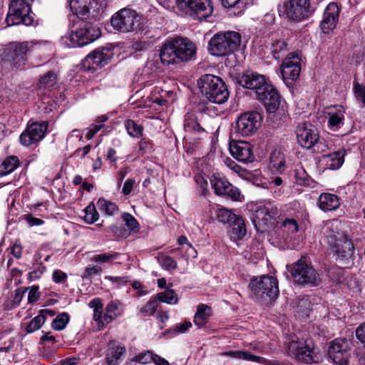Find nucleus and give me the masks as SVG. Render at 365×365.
<instances>
[{"label":"nucleus","instance_id":"obj_51","mask_svg":"<svg viewBox=\"0 0 365 365\" xmlns=\"http://www.w3.org/2000/svg\"><path fill=\"white\" fill-rule=\"evenodd\" d=\"M222 5L225 8H236L240 14L245 8L243 0H220Z\"/></svg>","mask_w":365,"mask_h":365},{"label":"nucleus","instance_id":"obj_14","mask_svg":"<svg viewBox=\"0 0 365 365\" xmlns=\"http://www.w3.org/2000/svg\"><path fill=\"white\" fill-rule=\"evenodd\" d=\"M31 6L25 0H14L11 1L6 21L8 26L24 24L31 25L34 19L29 13Z\"/></svg>","mask_w":365,"mask_h":365},{"label":"nucleus","instance_id":"obj_55","mask_svg":"<svg viewBox=\"0 0 365 365\" xmlns=\"http://www.w3.org/2000/svg\"><path fill=\"white\" fill-rule=\"evenodd\" d=\"M122 218L125 222V225L128 227V229L131 231L136 230L139 224L135 220V218L128 212H124L122 215Z\"/></svg>","mask_w":365,"mask_h":365},{"label":"nucleus","instance_id":"obj_29","mask_svg":"<svg viewBox=\"0 0 365 365\" xmlns=\"http://www.w3.org/2000/svg\"><path fill=\"white\" fill-rule=\"evenodd\" d=\"M230 225L229 233L233 240H242L246 235V225L242 217L237 215L236 219H234Z\"/></svg>","mask_w":365,"mask_h":365},{"label":"nucleus","instance_id":"obj_33","mask_svg":"<svg viewBox=\"0 0 365 365\" xmlns=\"http://www.w3.org/2000/svg\"><path fill=\"white\" fill-rule=\"evenodd\" d=\"M328 127L335 131L340 128L344 125V110L339 108L335 111H330L328 113Z\"/></svg>","mask_w":365,"mask_h":365},{"label":"nucleus","instance_id":"obj_9","mask_svg":"<svg viewBox=\"0 0 365 365\" xmlns=\"http://www.w3.org/2000/svg\"><path fill=\"white\" fill-rule=\"evenodd\" d=\"M101 36L98 27L89 22H84L75 32L61 38L62 43L68 47H81L87 45Z\"/></svg>","mask_w":365,"mask_h":365},{"label":"nucleus","instance_id":"obj_45","mask_svg":"<svg viewBox=\"0 0 365 365\" xmlns=\"http://www.w3.org/2000/svg\"><path fill=\"white\" fill-rule=\"evenodd\" d=\"M158 261L164 269L169 272L175 270L178 267L177 262L170 256L158 257Z\"/></svg>","mask_w":365,"mask_h":365},{"label":"nucleus","instance_id":"obj_24","mask_svg":"<svg viewBox=\"0 0 365 365\" xmlns=\"http://www.w3.org/2000/svg\"><path fill=\"white\" fill-rule=\"evenodd\" d=\"M110 51L106 48H98L89 53L86 59V63L90 69L96 70L108 63L110 59Z\"/></svg>","mask_w":365,"mask_h":365},{"label":"nucleus","instance_id":"obj_61","mask_svg":"<svg viewBox=\"0 0 365 365\" xmlns=\"http://www.w3.org/2000/svg\"><path fill=\"white\" fill-rule=\"evenodd\" d=\"M309 303L308 302L307 299L303 298L302 299H299L297 309L298 312H302L303 314L306 315H309Z\"/></svg>","mask_w":365,"mask_h":365},{"label":"nucleus","instance_id":"obj_32","mask_svg":"<svg viewBox=\"0 0 365 365\" xmlns=\"http://www.w3.org/2000/svg\"><path fill=\"white\" fill-rule=\"evenodd\" d=\"M269 50L273 58L279 60L289 50L287 42L284 39L272 40L269 45Z\"/></svg>","mask_w":365,"mask_h":365},{"label":"nucleus","instance_id":"obj_11","mask_svg":"<svg viewBox=\"0 0 365 365\" xmlns=\"http://www.w3.org/2000/svg\"><path fill=\"white\" fill-rule=\"evenodd\" d=\"M290 272L294 282L299 284L315 287L320 282L319 273L304 257L291 265Z\"/></svg>","mask_w":365,"mask_h":365},{"label":"nucleus","instance_id":"obj_36","mask_svg":"<svg viewBox=\"0 0 365 365\" xmlns=\"http://www.w3.org/2000/svg\"><path fill=\"white\" fill-rule=\"evenodd\" d=\"M224 356H230L234 359H243L252 361H261V357L255 356L248 351H228L223 353Z\"/></svg>","mask_w":365,"mask_h":365},{"label":"nucleus","instance_id":"obj_26","mask_svg":"<svg viewBox=\"0 0 365 365\" xmlns=\"http://www.w3.org/2000/svg\"><path fill=\"white\" fill-rule=\"evenodd\" d=\"M126 353L125 346L118 342H110L106 353L107 365H118Z\"/></svg>","mask_w":365,"mask_h":365},{"label":"nucleus","instance_id":"obj_8","mask_svg":"<svg viewBox=\"0 0 365 365\" xmlns=\"http://www.w3.org/2000/svg\"><path fill=\"white\" fill-rule=\"evenodd\" d=\"M175 9L180 15L195 19H205L213 11L210 0H175Z\"/></svg>","mask_w":365,"mask_h":365},{"label":"nucleus","instance_id":"obj_19","mask_svg":"<svg viewBox=\"0 0 365 365\" xmlns=\"http://www.w3.org/2000/svg\"><path fill=\"white\" fill-rule=\"evenodd\" d=\"M296 135L299 144L307 149H311L319 137L317 128L310 123H299Z\"/></svg>","mask_w":365,"mask_h":365},{"label":"nucleus","instance_id":"obj_44","mask_svg":"<svg viewBox=\"0 0 365 365\" xmlns=\"http://www.w3.org/2000/svg\"><path fill=\"white\" fill-rule=\"evenodd\" d=\"M46 319L42 314H38L27 325L26 331L27 333H32L38 330L45 323Z\"/></svg>","mask_w":365,"mask_h":365},{"label":"nucleus","instance_id":"obj_63","mask_svg":"<svg viewBox=\"0 0 365 365\" xmlns=\"http://www.w3.org/2000/svg\"><path fill=\"white\" fill-rule=\"evenodd\" d=\"M103 127V124H92L88 129V132L86 135V138L88 140H91L94 135L98 132Z\"/></svg>","mask_w":365,"mask_h":365},{"label":"nucleus","instance_id":"obj_18","mask_svg":"<svg viewBox=\"0 0 365 365\" xmlns=\"http://www.w3.org/2000/svg\"><path fill=\"white\" fill-rule=\"evenodd\" d=\"M328 354L336 365H346L349 354V342L342 339H334L329 346Z\"/></svg>","mask_w":365,"mask_h":365},{"label":"nucleus","instance_id":"obj_46","mask_svg":"<svg viewBox=\"0 0 365 365\" xmlns=\"http://www.w3.org/2000/svg\"><path fill=\"white\" fill-rule=\"evenodd\" d=\"M158 306V300L155 297L150 299L140 310V313L143 316H150L153 315Z\"/></svg>","mask_w":365,"mask_h":365},{"label":"nucleus","instance_id":"obj_64","mask_svg":"<svg viewBox=\"0 0 365 365\" xmlns=\"http://www.w3.org/2000/svg\"><path fill=\"white\" fill-rule=\"evenodd\" d=\"M66 279L67 274L61 270H55L53 272V279L56 283L63 282Z\"/></svg>","mask_w":365,"mask_h":365},{"label":"nucleus","instance_id":"obj_34","mask_svg":"<svg viewBox=\"0 0 365 365\" xmlns=\"http://www.w3.org/2000/svg\"><path fill=\"white\" fill-rule=\"evenodd\" d=\"M269 163L270 166L279 173L285 170V159L280 150H274L272 152L269 157Z\"/></svg>","mask_w":365,"mask_h":365},{"label":"nucleus","instance_id":"obj_3","mask_svg":"<svg viewBox=\"0 0 365 365\" xmlns=\"http://www.w3.org/2000/svg\"><path fill=\"white\" fill-rule=\"evenodd\" d=\"M338 227L337 221L327 222L324 228V235L333 252L337 255L338 259L348 267L353 260L354 247L352 242L339 230Z\"/></svg>","mask_w":365,"mask_h":365},{"label":"nucleus","instance_id":"obj_52","mask_svg":"<svg viewBox=\"0 0 365 365\" xmlns=\"http://www.w3.org/2000/svg\"><path fill=\"white\" fill-rule=\"evenodd\" d=\"M99 215L94 205H88L86 208L85 221L88 224H93L98 220Z\"/></svg>","mask_w":365,"mask_h":365},{"label":"nucleus","instance_id":"obj_42","mask_svg":"<svg viewBox=\"0 0 365 365\" xmlns=\"http://www.w3.org/2000/svg\"><path fill=\"white\" fill-rule=\"evenodd\" d=\"M69 319L70 318L67 313H61L53 320L51 327L57 331L63 330L68 323Z\"/></svg>","mask_w":365,"mask_h":365},{"label":"nucleus","instance_id":"obj_5","mask_svg":"<svg viewBox=\"0 0 365 365\" xmlns=\"http://www.w3.org/2000/svg\"><path fill=\"white\" fill-rule=\"evenodd\" d=\"M241 44V35L238 32L228 31L215 34L209 41L208 50L210 54L225 56L233 53Z\"/></svg>","mask_w":365,"mask_h":365},{"label":"nucleus","instance_id":"obj_1","mask_svg":"<svg viewBox=\"0 0 365 365\" xmlns=\"http://www.w3.org/2000/svg\"><path fill=\"white\" fill-rule=\"evenodd\" d=\"M238 83L253 90L257 100L262 101L269 113L275 112L280 104V96L275 88L267 82L263 75L247 72L237 77Z\"/></svg>","mask_w":365,"mask_h":365},{"label":"nucleus","instance_id":"obj_17","mask_svg":"<svg viewBox=\"0 0 365 365\" xmlns=\"http://www.w3.org/2000/svg\"><path fill=\"white\" fill-rule=\"evenodd\" d=\"M278 215V210L270 203L257 207L252 221L257 231L264 232L273 217Z\"/></svg>","mask_w":365,"mask_h":365},{"label":"nucleus","instance_id":"obj_23","mask_svg":"<svg viewBox=\"0 0 365 365\" xmlns=\"http://www.w3.org/2000/svg\"><path fill=\"white\" fill-rule=\"evenodd\" d=\"M339 9L336 3L332 2L327 6L320 24L324 33H329L336 27L339 19Z\"/></svg>","mask_w":365,"mask_h":365},{"label":"nucleus","instance_id":"obj_59","mask_svg":"<svg viewBox=\"0 0 365 365\" xmlns=\"http://www.w3.org/2000/svg\"><path fill=\"white\" fill-rule=\"evenodd\" d=\"M43 332V335L41 336L40 339V344H44L46 343H51L55 344L57 342V340L56 339V337L51 334L50 331L47 332Z\"/></svg>","mask_w":365,"mask_h":365},{"label":"nucleus","instance_id":"obj_27","mask_svg":"<svg viewBox=\"0 0 365 365\" xmlns=\"http://www.w3.org/2000/svg\"><path fill=\"white\" fill-rule=\"evenodd\" d=\"M124 311V304L118 299L110 302L106 307L102 324H108L120 317Z\"/></svg>","mask_w":365,"mask_h":365},{"label":"nucleus","instance_id":"obj_43","mask_svg":"<svg viewBox=\"0 0 365 365\" xmlns=\"http://www.w3.org/2000/svg\"><path fill=\"white\" fill-rule=\"evenodd\" d=\"M125 125L128 134L130 136L139 138L142 135L143 131V126L138 125L134 120H126Z\"/></svg>","mask_w":365,"mask_h":365},{"label":"nucleus","instance_id":"obj_60","mask_svg":"<svg viewBox=\"0 0 365 365\" xmlns=\"http://www.w3.org/2000/svg\"><path fill=\"white\" fill-rule=\"evenodd\" d=\"M356 336L364 346H365V322L356 328Z\"/></svg>","mask_w":365,"mask_h":365},{"label":"nucleus","instance_id":"obj_13","mask_svg":"<svg viewBox=\"0 0 365 365\" xmlns=\"http://www.w3.org/2000/svg\"><path fill=\"white\" fill-rule=\"evenodd\" d=\"M28 42H12L6 45L1 55V59L5 66L21 68L27 61V53L30 51Z\"/></svg>","mask_w":365,"mask_h":365},{"label":"nucleus","instance_id":"obj_41","mask_svg":"<svg viewBox=\"0 0 365 365\" xmlns=\"http://www.w3.org/2000/svg\"><path fill=\"white\" fill-rule=\"evenodd\" d=\"M69 6L71 11L76 15H84L88 12V9L85 4L84 0H71Z\"/></svg>","mask_w":365,"mask_h":365},{"label":"nucleus","instance_id":"obj_12","mask_svg":"<svg viewBox=\"0 0 365 365\" xmlns=\"http://www.w3.org/2000/svg\"><path fill=\"white\" fill-rule=\"evenodd\" d=\"M283 7L284 14L289 21L301 22L314 14L316 4L314 0H287Z\"/></svg>","mask_w":365,"mask_h":365},{"label":"nucleus","instance_id":"obj_25","mask_svg":"<svg viewBox=\"0 0 365 365\" xmlns=\"http://www.w3.org/2000/svg\"><path fill=\"white\" fill-rule=\"evenodd\" d=\"M346 154V150L341 148L336 151L322 155L321 161L324 165L325 169L337 170L343 165Z\"/></svg>","mask_w":365,"mask_h":365},{"label":"nucleus","instance_id":"obj_56","mask_svg":"<svg viewBox=\"0 0 365 365\" xmlns=\"http://www.w3.org/2000/svg\"><path fill=\"white\" fill-rule=\"evenodd\" d=\"M110 230L117 237H127L128 233L123 226L113 225L110 227Z\"/></svg>","mask_w":365,"mask_h":365},{"label":"nucleus","instance_id":"obj_39","mask_svg":"<svg viewBox=\"0 0 365 365\" xmlns=\"http://www.w3.org/2000/svg\"><path fill=\"white\" fill-rule=\"evenodd\" d=\"M283 232L287 236H291L299 230V225L296 220L287 218L282 224Z\"/></svg>","mask_w":365,"mask_h":365},{"label":"nucleus","instance_id":"obj_22","mask_svg":"<svg viewBox=\"0 0 365 365\" xmlns=\"http://www.w3.org/2000/svg\"><path fill=\"white\" fill-rule=\"evenodd\" d=\"M230 151L232 156L240 162L248 163L254 160L252 146L246 141H232L230 143Z\"/></svg>","mask_w":365,"mask_h":365},{"label":"nucleus","instance_id":"obj_50","mask_svg":"<svg viewBox=\"0 0 365 365\" xmlns=\"http://www.w3.org/2000/svg\"><path fill=\"white\" fill-rule=\"evenodd\" d=\"M192 327L190 322H185L175 324L173 328L168 331L173 336H175L180 334L185 333Z\"/></svg>","mask_w":365,"mask_h":365},{"label":"nucleus","instance_id":"obj_49","mask_svg":"<svg viewBox=\"0 0 365 365\" xmlns=\"http://www.w3.org/2000/svg\"><path fill=\"white\" fill-rule=\"evenodd\" d=\"M313 150V152L317 153H323L327 151L331 150V145H329L328 142L319 137V140H317L316 143H314V146L311 148Z\"/></svg>","mask_w":365,"mask_h":365},{"label":"nucleus","instance_id":"obj_48","mask_svg":"<svg viewBox=\"0 0 365 365\" xmlns=\"http://www.w3.org/2000/svg\"><path fill=\"white\" fill-rule=\"evenodd\" d=\"M56 83V75L53 71H48L39 81L40 87L51 88Z\"/></svg>","mask_w":365,"mask_h":365},{"label":"nucleus","instance_id":"obj_62","mask_svg":"<svg viewBox=\"0 0 365 365\" xmlns=\"http://www.w3.org/2000/svg\"><path fill=\"white\" fill-rule=\"evenodd\" d=\"M39 298L38 287H32L28 294V302L29 303H34L36 302Z\"/></svg>","mask_w":365,"mask_h":365},{"label":"nucleus","instance_id":"obj_20","mask_svg":"<svg viewBox=\"0 0 365 365\" xmlns=\"http://www.w3.org/2000/svg\"><path fill=\"white\" fill-rule=\"evenodd\" d=\"M48 128V122L33 123L29 125L20 137V143L24 146H29L32 144L39 142L45 135Z\"/></svg>","mask_w":365,"mask_h":365},{"label":"nucleus","instance_id":"obj_31","mask_svg":"<svg viewBox=\"0 0 365 365\" xmlns=\"http://www.w3.org/2000/svg\"><path fill=\"white\" fill-rule=\"evenodd\" d=\"M211 316V308L206 304H200L197 306V312L194 317V323L199 328L205 326Z\"/></svg>","mask_w":365,"mask_h":365},{"label":"nucleus","instance_id":"obj_28","mask_svg":"<svg viewBox=\"0 0 365 365\" xmlns=\"http://www.w3.org/2000/svg\"><path fill=\"white\" fill-rule=\"evenodd\" d=\"M319 207L324 211H331L336 210L339 205V198L331 193H322L318 200Z\"/></svg>","mask_w":365,"mask_h":365},{"label":"nucleus","instance_id":"obj_16","mask_svg":"<svg viewBox=\"0 0 365 365\" xmlns=\"http://www.w3.org/2000/svg\"><path fill=\"white\" fill-rule=\"evenodd\" d=\"M262 115L256 111L241 114L236 122V130L242 136H250L260 127Z\"/></svg>","mask_w":365,"mask_h":365},{"label":"nucleus","instance_id":"obj_57","mask_svg":"<svg viewBox=\"0 0 365 365\" xmlns=\"http://www.w3.org/2000/svg\"><path fill=\"white\" fill-rule=\"evenodd\" d=\"M224 163L227 168L237 173H240L244 171V170L240 165H238L235 161L229 158H227L224 160Z\"/></svg>","mask_w":365,"mask_h":365},{"label":"nucleus","instance_id":"obj_21","mask_svg":"<svg viewBox=\"0 0 365 365\" xmlns=\"http://www.w3.org/2000/svg\"><path fill=\"white\" fill-rule=\"evenodd\" d=\"M212 187L218 195H224L233 200H240V192L232 185L225 177L214 175L210 179Z\"/></svg>","mask_w":365,"mask_h":365},{"label":"nucleus","instance_id":"obj_4","mask_svg":"<svg viewBox=\"0 0 365 365\" xmlns=\"http://www.w3.org/2000/svg\"><path fill=\"white\" fill-rule=\"evenodd\" d=\"M251 297L255 300L264 303H271L277 297L279 291L276 277L262 275L254 277L249 284Z\"/></svg>","mask_w":365,"mask_h":365},{"label":"nucleus","instance_id":"obj_40","mask_svg":"<svg viewBox=\"0 0 365 365\" xmlns=\"http://www.w3.org/2000/svg\"><path fill=\"white\" fill-rule=\"evenodd\" d=\"M236 215L225 208L218 209L216 212L217 220L222 224H230L234 219H236Z\"/></svg>","mask_w":365,"mask_h":365},{"label":"nucleus","instance_id":"obj_38","mask_svg":"<svg viewBox=\"0 0 365 365\" xmlns=\"http://www.w3.org/2000/svg\"><path fill=\"white\" fill-rule=\"evenodd\" d=\"M97 206L101 212L108 215H113L118 210V206L115 203L104 199H99L97 202Z\"/></svg>","mask_w":365,"mask_h":365},{"label":"nucleus","instance_id":"obj_35","mask_svg":"<svg viewBox=\"0 0 365 365\" xmlns=\"http://www.w3.org/2000/svg\"><path fill=\"white\" fill-rule=\"evenodd\" d=\"M19 165L16 156H10L0 163V176L8 175L13 172Z\"/></svg>","mask_w":365,"mask_h":365},{"label":"nucleus","instance_id":"obj_58","mask_svg":"<svg viewBox=\"0 0 365 365\" xmlns=\"http://www.w3.org/2000/svg\"><path fill=\"white\" fill-rule=\"evenodd\" d=\"M135 184V180L134 179H133V178L127 179L123 186V189H122L123 194L125 195H128L133 190Z\"/></svg>","mask_w":365,"mask_h":365},{"label":"nucleus","instance_id":"obj_54","mask_svg":"<svg viewBox=\"0 0 365 365\" xmlns=\"http://www.w3.org/2000/svg\"><path fill=\"white\" fill-rule=\"evenodd\" d=\"M295 182L299 185H305L309 183V175L302 168L296 169L294 171Z\"/></svg>","mask_w":365,"mask_h":365},{"label":"nucleus","instance_id":"obj_7","mask_svg":"<svg viewBox=\"0 0 365 365\" xmlns=\"http://www.w3.org/2000/svg\"><path fill=\"white\" fill-rule=\"evenodd\" d=\"M287 353L300 364H317L321 359L319 349L311 339H306L304 341H291L287 346Z\"/></svg>","mask_w":365,"mask_h":365},{"label":"nucleus","instance_id":"obj_15","mask_svg":"<svg viewBox=\"0 0 365 365\" xmlns=\"http://www.w3.org/2000/svg\"><path fill=\"white\" fill-rule=\"evenodd\" d=\"M302 53L294 51L289 53L281 65V73L284 82L296 81L302 71Z\"/></svg>","mask_w":365,"mask_h":365},{"label":"nucleus","instance_id":"obj_30","mask_svg":"<svg viewBox=\"0 0 365 365\" xmlns=\"http://www.w3.org/2000/svg\"><path fill=\"white\" fill-rule=\"evenodd\" d=\"M184 129L190 133H200L205 131V129L200 125L198 117L192 113H187L185 115Z\"/></svg>","mask_w":365,"mask_h":365},{"label":"nucleus","instance_id":"obj_53","mask_svg":"<svg viewBox=\"0 0 365 365\" xmlns=\"http://www.w3.org/2000/svg\"><path fill=\"white\" fill-rule=\"evenodd\" d=\"M154 356L155 354H153L151 351H146L135 356L131 359V361H136L142 364H145L153 361Z\"/></svg>","mask_w":365,"mask_h":365},{"label":"nucleus","instance_id":"obj_37","mask_svg":"<svg viewBox=\"0 0 365 365\" xmlns=\"http://www.w3.org/2000/svg\"><path fill=\"white\" fill-rule=\"evenodd\" d=\"M155 298L158 301L169 304H176L178 302L177 294L171 289H167L164 292L158 293Z\"/></svg>","mask_w":365,"mask_h":365},{"label":"nucleus","instance_id":"obj_47","mask_svg":"<svg viewBox=\"0 0 365 365\" xmlns=\"http://www.w3.org/2000/svg\"><path fill=\"white\" fill-rule=\"evenodd\" d=\"M118 256V253H103L99 255H95L92 257L91 261L99 263H108L116 259Z\"/></svg>","mask_w":365,"mask_h":365},{"label":"nucleus","instance_id":"obj_6","mask_svg":"<svg viewBox=\"0 0 365 365\" xmlns=\"http://www.w3.org/2000/svg\"><path fill=\"white\" fill-rule=\"evenodd\" d=\"M201 93L210 102L221 104L229 97V92L225 82L218 76L205 74L200 79Z\"/></svg>","mask_w":365,"mask_h":365},{"label":"nucleus","instance_id":"obj_2","mask_svg":"<svg viewBox=\"0 0 365 365\" xmlns=\"http://www.w3.org/2000/svg\"><path fill=\"white\" fill-rule=\"evenodd\" d=\"M196 53L195 44L188 38L176 36L167 40L160 52V60L164 65L189 61Z\"/></svg>","mask_w":365,"mask_h":365},{"label":"nucleus","instance_id":"obj_10","mask_svg":"<svg viewBox=\"0 0 365 365\" xmlns=\"http://www.w3.org/2000/svg\"><path fill=\"white\" fill-rule=\"evenodd\" d=\"M114 29L123 33H138L143 29V19L134 10L123 9L113 15L110 19Z\"/></svg>","mask_w":365,"mask_h":365}]
</instances>
